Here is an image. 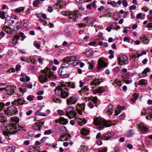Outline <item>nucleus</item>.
I'll return each instance as SVG.
<instances>
[{
  "mask_svg": "<svg viewBox=\"0 0 152 152\" xmlns=\"http://www.w3.org/2000/svg\"><path fill=\"white\" fill-rule=\"evenodd\" d=\"M44 122L36 123L35 124L32 126L33 129L34 130H40L44 124Z\"/></svg>",
  "mask_w": 152,
  "mask_h": 152,
  "instance_id": "nucleus-13",
  "label": "nucleus"
},
{
  "mask_svg": "<svg viewBox=\"0 0 152 152\" xmlns=\"http://www.w3.org/2000/svg\"><path fill=\"white\" fill-rule=\"evenodd\" d=\"M129 74L127 73L124 74H123L121 76L123 78V80H126L129 77Z\"/></svg>",
  "mask_w": 152,
  "mask_h": 152,
  "instance_id": "nucleus-50",
  "label": "nucleus"
},
{
  "mask_svg": "<svg viewBox=\"0 0 152 152\" xmlns=\"http://www.w3.org/2000/svg\"><path fill=\"white\" fill-rule=\"evenodd\" d=\"M17 112L18 110L15 106L12 105L9 107L5 112L6 115L10 116L15 114Z\"/></svg>",
  "mask_w": 152,
  "mask_h": 152,
  "instance_id": "nucleus-7",
  "label": "nucleus"
},
{
  "mask_svg": "<svg viewBox=\"0 0 152 152\" xmlns=\"http://www.w3.org/2000/svg\"><path fill=\"white\" fill-rule=\"evenodd\" d=\"M81 131V134L83 135H87L89 133V131L86 128H82Z\"/></svg>",
  "mask_w": 152,
  "mask_h": 152,
  "instance_id": "nucleus-40",
  "label": "nucleus"
},
{
  "mask_svg": "<svg viewBox=\"0 0 152 152\" xmlns=\"http://www.w3.org/2000/svg\"><path fill=\"white\" fill-rule=\"evenodd\" d=\"M93 53V52L92 50H88L86 52L85 55L87 56H92Z\"/></svg>",
  "mask_w": 152,
  "mask_h": 152,
  "instance_id": "nucleus-46",
  "label": "nucleus"
},
{
  "mask_svg": "<svg viewBox=\"0 0 152 152\" xmlns=\"http://www.w3.org/2000/svg\"><path fill=\"white\" fill-rule=\"evenodd\" d=\"M140 39L141 41L145 44H148L149 42V40L147 38L146 36L144 35H142L140 37Z\"/></svg>",
  "mask_w": 152,
  "mask_h": 152,
  "instance_id": "nucleus-28",
  "label": "nucleus"
},
{
  "mask_svg": "<svg viewBox=\"0 0 152 152\" xmlns=\"http://www.w3.org/2000/svg\"><path fill=\"white\" fill-rule=\"evenodd\" d=\"M42 72L45 75H41L39 76V81L41 83L46 82L48 79L47 77L53 79H55L56 78V76L54 75L53 72L48 68H46L44 70H42Z\"/></svg>",
  "mask_w": 152,
  "mask_h": 152,
  "instance_id": "nucleus-2",
  "label": "nucleus"
},
{
  "mask_svg": "<svg viewBox=\"0 0 152 152\" xmlns=\"http://www.w3.org/2000/svg\"><path fill=\"white\" fill-rule=\"evenodd\" d=\"M76 59V57L75 56H70L67 57L65 58V60L66 61H68L70 62L72 61H74Z\"/></svg>",
  "mask_w": 152,
  "mask_h": 152,
  "instance_id": "nucleus-27",
  "label": "nucleus"
},
{
  "mask_svg": "<svg viewBox=\"0 0 152 152\" xmlns=\"http://www.w3.org/2000/svg\"><path fill=\"white\" fill-rule=\"evenodd\" d=\"M107 3L108 4L111 5L113 7H118V6L117 4V2L114 1H107Z\"/></svg>",
  "mask_w": 152,
  "mask_h": 152,
  "instance_id": "nucleus-35",
  "label": "nucleus"
},
{
  "mask_svg": "<svg viewBox=\"0 0 152 152\" xmlns=\"http://www.w3.org/2000/svg\"><path fill=\"white\" fill-rule=\"evenodd\" d=\"M60 132L61 134H66V131L65 126H62L61 127L60 129Z\"/></svg>",
  "mask_w": 152,
  "mask_h": 152,
  "instance_id": "nucleus-42",
  "label": "nucleus"
},
{
  "mask_svg": "<svg viewBox=\"0 0 152 152\" xmlns=\"http://www.w3.org/2000/svg\"><path fill=\"white\" fill-rule=\"evenodd\" d=\"M5 106V104L2 102H0V111L2 110Z\"/></svg>",
  "mask_w": 152,
  "mask_h": 152,
  "instance_id": "nucleus-61",
  "label": "nucleus"
},
{
  "mask_svg": "<svg viewBox=\"0 0 152 152\" xmlns=\"http://www.w3.org/2000/svg\"><path fill=\"white\" fill-rule=\"evenodd\" d=\"M39 149V146L34 147L32 146H30L28 148V151L29 152H40Z\"/></svg>",
  "mask_w": 152,
  "mask_h": 152,
  "instance_id": "nucleus-20",
  "label": "nucleus"
},
{
  "mask_svg": "<svg viewBox=\"0 0 152 152\" xmlns=\"http://www.w3.org/2000/svg\"><path fill=\"white\" fill-rule=\"evenodd\" d=\"M91 101L94 102V103L96 104L97 101V97L96 96H94L92 99Z\"/></svg>",
  "mask_w": 152,
  "mask_h": 152,
  "instance_id": "nucleus-63",
  "label": "nucleus"
},
{
  "mask_svg": "<svg viewBox=\"0 0 152 152\" xmlns=\"http://www.w3.org/2000/svg\"><path fill=\"white\" fill-rule=\"evenodd\" d=\"M34 96L31 95L28 96L27 97V99L29 101H31L34 99Z\"/></svg>",
  "mask_w": 152,
  "mask_h": 152,
  "instance_id": "nucleus-59",
  "label": "nucleus"
},
{
  "mask_svg": "<svg viewBox=\"0 0 152 152\" xmlns=\"http://www.w3.org/2000/svg\"><path fill=\"white\" fill-rule=\"evenodd\" d=\"M113 106L112 104H110L108 105V109L107 111V113L108 115H111L113 112Z\"/></svg>",
  "mask_w": 152,
  "mask_h": 152,
  "instance_id": "nucleus-30",
  "label": "nucleus"
},
{
  "mask_svg": "<svg viewBox=\"0 0 152 152\" xmlns=\"http://www.w3.org/2000/svg\"><path fill=\"white\" fill-rule=\"evenodd\" d=\"M27 87V84L25 83L22 85V87L20 88V91L22 93H24L26 91V88Z\"/></svg>",
  "mask_w": 152,
  "mask_h": 152,
  "instance_id": "nucleus-36",
  "label": "nucleus"
},
{
  "mask_svg": "<svg viewBox=\"0 0 152 152\" xmlns=\"http://www.w3.org/2000/svg\"><path fill=\"white\" fill-rule=\"evenodd\" d=\"M4 30L7 33H9L11 34L12 32V31H10L11 30V28L8 26H6L5 28L4 27Z\"/></svg>",
  "mask_w": 152,
  "mask_h": 152,
  "instance_id": "nucleus-47",
  "label": "nucleus"
},
{
  "mask_svg": "<svg viewBox=\"0 0 152 152\" xmlns=\"http://www.w3.org/2000/svg\"><path fill=\"white\" fill-rule=\"evenodd\" d=\"M65 84L63 82H61V86L66 90L69 91V89L67 87H69L71 88H74L75 87V85L74 83L72 82H66Z\"/></svg>",
  "mask_w": 152,
  "mask_h": 152,
  "instance_id": "nucleus-8",
  "label": "nucleus"
},
{
  "mask_svg": "<svg viewBox=\"0 0 152 152\" xmlns=\"http://www.w3.org/2000/svg\"><path fill=\"white\" fill-rule=\"evenodd\" d=\"M122 4L124 7H126L128 6V4L126 0H123Z\"/></svg>",
  "mask_w": 152,
  "mask_h": 152,
  "instance_id": "nucleus-57",
  "label": "nucleus"
},
{
  "mask_svg": "<svg viewBox=\"0 0 152 152\" xmlns=\"http://www.w3.org/2000/svg\"><path fill=\"white\" fill-rule=\"evenodd\" d=\"M25 9V8L23 7H20L19 8H17L15 9V12L16 13H22L23 12Z\"/></svg>",
  "mask_w": 152,
  "mask_h": 152,
  "instance_id": "nucleus-39",
  "label": "nucleus"
},
{
  "mask_svg": "<svg viewBox=\"0 0 152 152\" xmlns=\"http://www.w3.org/2000/svg\"><path fill=\"white\" fill-rule=\"evenodd\" d=\"M118 60L119 64L121 65H126L128 64L127 57L125 56H123L118 58Z\"/></svg>",
  "mask_w": 152,
  "mask_h": 152,
  "instance_id": "nucleus-12",
  "label": "nucleus"
},
{
  "mask_svg": "<svg viewBox=\"0 0 152 152\" xmlns=\"http://www.w3.org/2000/svg\"><path fill=\"white\" fill-rule=\"evenodd\" d=\"M94 123L95 125H99L98 129H102L105 127H109L114 124L111 121H105L103 119L100 118H96L94 120Z\"/></svg>",
  "mask_w": 152,
  "mask_h": 152,
  "instance_id": "nucleus-3",
  "label": "nucleus"
},
{
  "mask_svg": "<svg viewBox=\"0 0 152 152\" xmlns=\"http://www.w3.org/2000/svg\"><path fill=\"white\" fill-rule=\"evenodd\" d=\"M25 102L24 100L21 98L18 99L17 100L13 102V104L18 105H22Z\"/></svg>",
  "mask_w": 152,
  "mask_h": 152,
  "instance_id": "nucleus-25",
  "label": "nucleus"
},
{
  "mask_svg": "<svg viewBox=\"0 0 152 152\" xmlns=\"http://www.w3.org/2000/svg\"><path fill=\"white\" fill-rule=\"evenodd\" d=\"M5 13L4 11L0 12V18L2 19L5 18Z\"/></svg>",
  "mask_w": 152,
  "mask_h": 152,
  "instance_id": "nucleus-52",
  "label": "nucleus"
},
{
  "mask_svg": "<svg viewBox=\"0 0 152 152\" xmlns=\"http://www.w3.org/2000/svg\"><path fill=\"white\" fill-rule=\"evenodd\" d=\"M147 84V81L145 79H142L139 81L138 83L139 85H146Z\"/></svg>",
  "mask_w": 152,
  "mask_h": 152,
  "instance_id": "nucleus-41",
  "label": "nucleus"
},
{
  "mask_svg": "<svg viewBox=\"0 0 152 152\" xmlns=\"http://www.w3.org/2000/svg\"><path fill=\"white\" fill-rule=\"evenodd\" d=\"M117 108L118 110V111L121 112L122 110H123L124 108V107L123 106H121L120 105H118L117 106Z\"/></svg>",
  "mask_w": 152,
  "mask_h": 152,
  "instance_id": "nucleus-64",
  "label": "nucleus"
},
{
  "mask_svg": "<svg viewBox=\"0 0 152 152\" xmlns=\"http://www.w3.org/2000/svg\"><path fill=\"white\" fill-rule=\"evenodd\" d=\"M39 3V0H36L34 1L33 2V5L34 7H37L38 4Z\"/></svg>",
  "mask_w": 152,
  "mask_h": 152,
  "instance_id": "nucleus-55",
  "label": "nucleus"
},
{
  "mask_svg": "<svg viewBox=\"0 0 152 152\" xmlns=\"http://www.w3.org/2000/svg\"><path fill=\"white\" fill-rule=\"evenodd\" d=\"M20 28V23L19 22H16L14 25L13 30V31H18Z\"/></svg>",
  "mask_w": 152,
  "mask_h": 152,
  "instance_id": "nucleus-33",
  "label": "nucleus"
},
{
  "mask_svg": "<svg viewBox=\"0 0 152 152\" xmlns=\"http://www.w3.org/2000/svg\"><path fill=\"white\" fill-rule=\"evenodd\" d=\"M78 124L80 126H82L84 124L86 123V121L84 118H79L78 120Z\"/></svg>",
  "mask_w": 152,
  "mask_h": 152,
  "instance_id": "nucleus-43",
  "label": "nucleus"
},
{
  "mask_svg": "<svg viewBox=\"0 0 152 152\" xmlns=\"http://www.w3.org/2000/svg\"><path fill=\"white\" fill-rule=\"evenodd\" d=\"M113 85H116L117 86L120 87L121 86V81L118 80V79L115 80L112 83Z\"/></svg>",
  "mask_w": 152,
  "mask_h": 152,
  "instance_id": "nucleus-37",
  "label": "nucleus"
},
{
  "mask_svg": "<svg viewBox=\"0 0 152 152\" xmlns=\"http://www.w3.org/2000/svg\"><path fill=\"white\" fill-rule=\"evenodd\" d=\"M19 121V119L17 118H12L11 121L8 129V131L6 132H4L3 134L4 135L9 136L10 134H14L22 129L17 124Z\"/></svg>",
  "mask_w": 152,
  "mask_h": 152,
  "instance_id": "nucleus-1",
  "label": "nucleus"
},
{
  "mask_svg": "<svg viewBox=\"0 0 152 152\" xmlns=\"http://www.w3.org/2000/svg\"><path fill=\"white\" fill-rule=\"evenodd\" d=\"M97 65V70H100L102 68L107 67V66L108 64L104 59L100 58L98 60Z\"/></svg>",
  "mask_w": 152,
  "mask_h": 152,
  "instance_id": "nucleus-6",
  "label": "nucleus"
},
{
  "mask_svg": "<svg viewBox=\"0 0 152 152\" xmlns=\"http://www.w3.org/2000/svg\"><path fill=\"white\" fill-rule=\"evenodd\" d=\"M102 81V78L96 79L90 82L91 86L98 85Z\"/></svg>",
  "mask_w": 152,
  "mask_h": 152,
  "instance_id": "nucleus-17",
  "label": "nucleus"
},
{
  "mask_svg": "<svg viewBox=\"0 0 152 152\" xmlns=\"http://www.w3.org/2000/svg\"><path fill=\"white\" fill-rule=\"evenodd\" d=\"M57 122L61 124H65L68 122V121L66 119L63 118H60V119L58 120L57 121Z\"/></svg>",
  "mask_w": 152,
  "mask_h": 152,
  "instance_id": "nucleus-31",
  "label": "nucleus"
},
{
  "mask_svg": "<svg viewBox=\"0 0 152 152\" xmlns=\"http://www.w3.org/2000/svg\"><path fill=\"white\" fill-rule=\"evenodd\" d=\"M15 149V147L14 146H12L10 147H9L7 149V151L8 152H13Z\"/></svg>",
  "mask_w": 152,
  "mask_h": 152,
  "instance_id": "nucleus-44",
  "label": "nucleus"
},
{
  "mask_svg": "<svg viewBox=\"0 0 152 152\" xmlns=\"http://www.w3.org/2000/svg\"><path fill=\"white\" fill-rule=\"evenodd\" d=\"M21 76L22 78L20 79V80L21 82H24L26 81L28 82L30 80V78L28 76H27L25 74L23 73H21Z\"/></svg>",
  "mask_w": 152,
  "mask_h": 152,
  "instance_id": "nucleus-23",
  "label": "nucleus"
},
{
  "mask_svg": "<svg viewBox=\"0 0 152 152\" xmlns=\"http://www.w3.org/2000/svg\"><path fill=\"white\" fill-rule=\"evenodd\" d=\"M119 17V14L118 13H114L113 16L114 19L117 20L118 19Z\"/></svg>",
  "mask_w": 152,
  "mask_h": 152,
  "instance_id": "nucleus-49",
  "label": "nucleus"
},
{
  "mask_svg": "<svg viewBox=\"0 0 152 152\" xmlns=\"http://www.w3.org/2000/svg\"><path fill=\"white\" fill-rule=\"evenodd\" d=\"M145 16V15L144 14L140 13L137 15L136 18L138 19H141L142 18H143V17Z\"/></svg>",
  "mask_w": 152,
  "mask_h": 152,
  "instance_id": "nucleus-48",
  "label": "nucleus"
},
{
  "mask_svg": "<svg viewBox=\"0 0 152 152\" xmlns=\"http://www.w3.org/2000/svg\"><path fill=\"white\" fill-rule=\"evenodd\" d=\"M34 45L38 49H39L40 47V44L37 43L36 41L34 42Z\"/></svg>",
  "mask_w": 152,
  "mask_h": 152,
  "instance_id": "nucleus-53",
  "label": "nucleus"
},
{
  "mask_svg": "<svg viewBox=\"0 0 152 152\" xmlns=\"http://www.w3.org/2000/svg\"><path fill=\"white\" fill-rule=\"evenodd\" d=\"M89 88L87 86H84L82 88L81 90L80 91V93L81 94L84 93L85 92H87L88 91Z\"/></svg>",
  "mask_w": 152,
  "mask_h": 152,
  "instance_id": "nucleus-38",
  "label": "nucleus"
},
{
  "mask_svg": "<svg viewBox=\"0 0 152 152\" xmlns=\"http://www.w3.org/2000/svg\"><path fill=\"white\" fill-rule=\"evenodd\" d=\"M95 21V20L94 18L88 19V21H86L87 23H88L89 24L94 22Z\"/></svg>",
  "mask_w": 152,
  "mask_h": 152,
  "instance_id": "nucleus-60",
  "label": "nucleus"
},
{
  "mask_svg": "<svg viewBox=\"0 0 152 152\" xmlns=\"http://www.w3.org/2000/svg\"><path fill=\"white\" fill-rule=\"evenodd\" d=\"M11 18L10 16H8L6 17L5 19V23H7V25L10 26L12 24L11 23Z\"/></svg>",
  "mask_w": 152,
  "mask_h": 152,
  "instance_id": "nucleus-34",
  "label": "nucleus"
},
{
  "mask_svg": "<svg viewBox=\"0 0 152 152\" xmlns=\"http://www.w3.org/2000/svg\"><path fill=\"white\" fill-rule=\"evenodd\" d=\"M105 91V89L103 87H99L98 89L94 90L93 93L95 94L97 93H103Z\"/></svg>",
  "mask_w": 152,
  "mask_h": 152,
  "instance_id": "nucleus-21",
  "label": "nucleus"
},
{
  "mask_svg": "<svg viewBox=\"0 0 152 152\" xmlns=\"http://www.w3.org/2000/svg\"><path fill=\"white\" fill-rule=\"evenodd\" d=\"M150 71V68L149 67H147L144 70L142 73L139 74V76L141 77H145L147 75V73L149 72Z\"/></svg>",
  "mask_w": 152,
  "mask_h": 152,
  "instance_id": "nucleus-19",
  "label": "nucleus"
},
{
  "mask_svg": "<svg viewBox=\"0 0 152 152\" xmlns=\"http://www.w3.org/2000/svg\"><path fill=\"white\" fill-rule=\"evenodd\" d=\"M112 135L110 133L104 135H102L101 136V138L104 140H108L111 137Z\"/></svg>",
  "mask_w": 152,
  "mask_h": 152,
  "instance_id": "nucleus-29",
  "label": "nucleus"
},
{
  "mask_svg": "<svg viewBox=\"0 0 152 152\" xmlns=\"http://www.w3.org/2000/svg\"><path fill=\"white\" fill-rule=\"evenodd\" d=\"M84 104H79L76 106V109L79 115L81 114L82 111L84 110Z\"/></svg>",
  "mask_w": 152,
  "mask_h": 152,
  "instance_id": "nucleus-16",
  "label": "nucleus"
},
{
  "mask_svg": "<svg viewBox=\"0 0 152 152\" xmlns=\"http://www.w3.org/2000/svg\"><path fill=\"white\" fill-rule=\"evenodd\" d=\"M69 93L63 90L60 97L62 98H66L69 96Z\"/></svg>",
  "mask_w": 152,
  "mask_h": 152,
  "instance_id": "nucleus-32",
  "label": "nucleus"
},
{
  "mask_svg": "<svg viewBox=\"0 0 152 152\" xmlns=\"http://www.w3.org/2000/svg\"><path fill=\"white\" fill-rule=\"evenodd\" d=\"M64 62L62 64L61 68L63 69H68L69 68H72V70L73 69V67L71 66H70V64L69 63L68 61H66L65 60V58L63 59Z\"/></svg>",
  "mask_w": 152,
  "mask_h": 152,
  "instance_id": "nucleus-14",
  "label": "nucleus"
},
{
  "mask_svg": "<svg viewBox=\"0 0 152 152\" xmlns=\"http://www.w3.org/2000/svg\"><path fill=\"white\" fill-rule=\"evenodd\" d=\"M77 14L76 12H74L72 14H69V19H72L74 21L76 20L78 18Z\"/></svg>",
  "mask_w": 152,
  "mask_h": 152,
  "instance_id": "nucleus-26",
  "label": "nucleus"
},
{
  "mask_svg": "<svg viewBox=\"0 0 152 152\" xmlns=\"http://www.w3.org/2000/svg\"><path fill=\"white\" fill-rule=\"evenodd\" d=\"M130 38L127 37H125L123 38V41L124 42H127L128 43H130Z\"/></svg>",
  "mask_w": 152,
  "mask_h": 152,
  "instance_id": "nucleus-58",
  "label": "nucleus"
},
{
  "mask_svg": "<svg viewBox=\"0 0 152 152\" xmlns=\"http://www.w3.org/2000/svg\"><path fill=\"white\" fill-rule=\"evenodd\" d=\"M65 136V134H62V135H61L59 137L58 139V141H64L65 140H63V138Z\"/></svg>",
  "mask_w": 152,
  "mask_h": 152,
  "instance_id": "nucleus-56",
  "label": "nucleus"
},
{
  "mask_svg": "<svg viewBox=\"0 0 152 152\" xmlns=\"http://www.w3.org/2000/svg\"><path fill=\"white\" fill-rule=\"evenodd\" d=\"M146 114H150L152 116V110L151 108L143 109L142 112V115H145Z\"/></svg>",
  "mask_w": 152,
  "mask_h": 152,
  "instance_id": "nucleus-22",
  "label": "nucleus"
},
{
  "mask_svg": "<svg viewBox=\"0 0 152 152\" xmlns=\"http://www.w3.org/2000/svg\"><path fill=\"white\" fill-rule=\"evenodd\" d=\"M138 96L136 94H134L132 95V97L131 99V100L134 102L136 101V99H137Z\"/></svg>",
  "mask_w": 152,
  "mask_h": 152,
  "instance_id": "nucleus-45",
  "label": "nucleus"
},
{
  "mask_svg": "<svg viewBox=\"0 0 152 152\" xmlns=\"http://www.w3.org/2000/svg\"><path fill=\"white\" fill-rule=\"evenodd\" d=\"M78 99L77 96L75 95L70 96L66 100V104L68 105H71L75 104Z\"/></svg>",
  "mask_w": 152,
  "mask_h": 152,
  "instance_id": "nucleus-9",
  "label": "nucleus"
},
{
  "mask_svg": "<svg viewBox=\"0 0 152 152\" xmlns=\"http://www.w3.org/2000/svg\"><path fill=\"white\" fill-rule=\"evenodd\" d=\"M61 3V1H58V2L56 3L53 5V8H56V7L59 6V4Z\"/></svg>",
  "mask_w": 152,
  "mask_h": 152,
  "instance_id": "nucleus-62",
  "label": "nucleus"
},
{
  "mask_svg": "<svg viewBox=\"0 0 152 152\" xmlns=\"http://www.w3.org/2000/svg\"><path fill=\"white\" fill-rule=\"evenodd\" d=\"M15 35L18 39H19L20 37L21 38L20 40L22 41H23L26 37L24 33L20 31L16 35Z\"/></svg>",
  "mask_w": 152,
  "mask_h": 152,
  "instance_id": "nucleus-24",
  "label": "nucleus"
},
{
  "mask_svg": "<svg viewBox=\"0 0 152 152\" xmlns=\"http://www.w3.org/2000/svg\"><path fill=\"white\" fill-rule=\"evenodd\" d=\"M18 42V39L15 35L13 38L10 41L9 45L10 46H14L17 44Z\"/></svg>",
  "mask_w": 152,
  "mask_h": 152,
  "instance_id": "nucleus-18",
  "label": "nucleus"
},
{
  "mask_svg": "<svg viewBox=\"0 0 152 152\" xmlns=\"http://www.w3.org/2000/svg\"><path fill=\"white\" fill-rule=\"evenodd\" d=\"M6 118L4 117L2 114H0V122L1 123L4 122L6 121Z\"/></svg>",
  "mask_w": 152,
  "mask_h": 152,
  "instance_id": "nucleus-51",
  "label": "nucleus"
},
{
  "mask_svg": "<svg viewBox=\"0 0 152 152\" xmlns=\"http://www.w3.org/2000/svg\"><path fill=\"white\" fill-rule=\"evenodd\" d=\"M61 85L60 86H57L56 87L55 89V93L56 95L60 96L63 89L61 88Z\"/></svg>",
  "mask_w": 152,
  "mask_h": 152,
  "instance_id": "nucleus-15",
  "label": "nucleus"
},
{
  "mask_svg": "<svg viewBox=\"0 0 152 152\" xmlns=\"http://www.w3.org/2000/svg\"><path fill=\"white\" fill-rule=\"evenodd\" d=\"M72 70L71 68H69V69L60 68L58 71V74L62 78H68L69 77V73Z\"/></svg>",
  "mask_w": 152,
  "mask_h": 152,
  "instance_id": "nucleus-4",
  "label": "nucleus"
},
{
  "mask_svg": "<svg viewBox=\"0 0 152 152\" xmlns=\"http://www.w3.org/2000/svg\"><path fill=\"white\" fill-rule=\"evenodd\" d=\"M68 117L71 118L73 117H75L76 115V113L74 110V108L72 106H69L66 109V114H65Z\"/></svg>",
  "mask_w": 152,
  "mask_h": 152,
  "instance_id": "nucleus-5",
  "label": "nucleus"
},
{
  "mask_svg": "<svg viewBox=\"0 0 152 152\" xmlns=\"http://www.w3.org/2000/svg\"><path fill=\"white\" fill-rule=\"evenodd\" d=\"M16 87H15V88ZM15 87L13 86H8L5 88V91L7 94L11 95L15 92Z\"/></svg>",
  "mask_w": 152,
  "mask_h": 152,
  "instance_id": "nucleus-11",
  "label": "nucleus"
},
{
  "mask_svg": "<svg viewBox=\"0 0 152 152\" xmlns=\"http://www.w3.org/2000/svg\"><path fill=\"white\" fill-rule=\"evenodd\" d=\"M138 128L142 134L148 132L149 128L146 126L143 123H141L139 124L138 125Z\"/></svg>",
  "mask_w": 152,
  "mask_h": 152,
  "instance_id": "nucleus-10",
  "label": "nucleus"
},
{
  "mask_svg": "<svg viewBox=\"0 0 152 152\" xmlns=\"http://www.w3.org/2000/svg\"><path fill=\"white\" fill-rule=\"evenodd\" d=\"M80 149L81 150L83 151V152H86V151L88 149V148L85 146H81Z\"/></svg>",
  "mask_w": 152,
  "mask_h": 152,
  "instance_id": "nucleus-54",
  "label": "nucleus"
}]
</instances>
